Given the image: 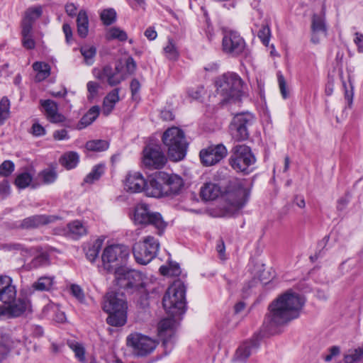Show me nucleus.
Here are the masks:
<instances>
[{"instance_id":"nucleus-1","label":"nucleus","mask_w":363,"mask_h":363,"mask_svg":"<svg viewBox=\"0 0 363 363\" xmlns=\"http://www.w3.org/2000/svg\"><path fill=\"white\" fill-rule=\"evenodd\" d=\"M305 299L298 294L289 291L274 300L269 306L263 325L270 334L276 333L278 327L299 316Z\"/></svg>"},{"instance_id":"nucleus-2","label":"nucleus","mask_w":363,"mask_h":363,"mask_svg":"<svg viewBox=\"0 0 363 363\" xmlns=\"http://www.w3.org/2000/svg\"><path fill=\"white\" fill-rule=\"evenodd\" d=\"M127 302L123 293L109 291L104 296L103 309L108 313L107 323L119 327L127 320Z\"/></svg>"},{"instance_id":"nucleus-3","label":"nucleus","mask_w":363,"mask_h":363,"mask_svg":"<svg viewBox=\"0 0 363 363\" xmlns=\"http://www.w3.org/2000/svg\"><path fill=\"white\" fill-rule=\"evenodd\" d=\"M186 286L179 279L176 280L167 289L162 299V304L166 312L174 317L181 315L185 311Z\"/></svg>"},{"instance_id":"nucleus-4","label":"nucleus","mask_w":363,"mask_h":363,"mask_svg":"<svg viewBox=\"0 0 363 363\" xmlns=\"http://www.w3.org/2000/svg\"><path fill=\"white\" fill-rule=\"evenodd\" d=\"M163 144L167 147L168 155L172 161H179L186 155L188 143L184 131L172 127L166 130L162 135Z\"/></svg>"},{"instance_id":"nucleus-5","label":"nucleus","mask_w":363,"mask_h":363,"mask_svg":"<svg viewBox=\"0 0 363 363\" xmlns=\"http://www.w3.org/2000/svg\"><path fill=\"white\" fill-rule=\"evenodd\" d=\"M250 188L244 181H236L230 185L224 194L228 216H233L247 203L250 196Z\"/></svg>"},{"instance_id":"nucleus-6","label":"nucleus","mask_w":363,"mask_h":363,"mask_svg":"<svg viewBox=\"0 0 363 363\" xmlns=\"http://www.w3.org/2000/svg\"><path fill=\"white\" fill-rule=\"evenodd\" d=\"M216 91L224 101L239 100L242 95L243 82L233 72L225 73L216 80Z\"/></svg>"},{"instance_id":"nucleus-7","label":"nucleus","mask_w":363,"mask_h":363,"mask_svg":"<svg viewBox=\"0 0 363 363\" xmlns=\"http://www.w3.org/2000/svg\"><path fill=\"white\" fill-rule=\"evenodd\" d=\"M129 248L124 245H111L105 247L101 255L104 269L111 272L122 269L121 265L129 256Z\"/></svg>"},{"instance_id":"nucleus-8","label":"nucleus","mask_w":363,"mask_h":363,"mask_svg":"<svg viewBox=\"0 0 363 363\" xmlns=\"http://www.w3.org/2000/svg\"><path fill=\"white\" fill-rule=\"evenodd\" d=\"M255 157L250 147L238 145L233 147L229 164L236 172L249 173V168L255 164Z\"/></svg>"},{"instance_id":"nucleus-9","label":"nucleus","mask_w":363,"mask_h":363,"mask_svg":"<svg viewBox=\"0 0 363 363\" xmlns=\"http://www.w3.org/2000/svg\"><path fill=\"white\" fill-rule=\"evenodd\" d=\"M254 121V116L249 112L236 114L229 125V132L232 139L236 142L247 140L250 135L248 128Z\"/></svg>"},{"instance_id":"nucleus-10","label":"nucleus","mask_w":363,"mask_h":363,"mask_svg":"<svg viewBox=\"0 0 363 363\" xmlns=\"http://www.w3.org/2000/svg\"><path fill=\"white\" fill-rule=\"evenodd\" d=\"M134 220L139 224L152 225L157 229V233L160 235H162L167 225L160 213L150 211L149 206L145 203L136 206Z\"/></svg>"},{"instance_id":"nucleus-11","label":"nucleus","mask_w":363,"mask_h":363,"mask_svg":"<svg viewBox=\"0 0 363 363\" xmlns=\"http://www.w3.org/2000/svg\"><path fill=\"white\" fill-rule=\"evenodd\" d=\"M160 247L158 241L152 236L145 237L133 247V252L136 262L147 264L156 256Z\"/></svg>"},{"instance_id":"nucleus-12","label":"nucleus","mask_w":363,"mask_h":363,"mask_svg":"<svg viewBox=\"0 0 363 363\" xmlns=\"http://www.w3.org/2000/svg\"><path fill=\"white\" fill-rule=\"evenodd\" d=\"M223 51L231 56H247L249 53L245 40L233 30L225 31L222 40Z\"/></svg>"},{"instance_id":"nucleus-13","label":"nucleus","mask_w":363,"mask_h":363,"mask_svg":"<svg viewBox=\"0 0 363 363\" xmlns=\"http://www.w3.org/2000/svg\"><path fill=\"white\" fill-rule=\"evenodd\" d=\"M115 281L118 286L126 290H135L143 287V274L138 271L128 268L116 271Z\"/></svg>"},{"instance_id":"nucleus-14","label":"nucleus","mask_w":363,"mask_h":363,"mask_svg":"<svg viewBox=\"0 0 363 363\" xmlns=\"http://www.w3.org/2000/svg\"><path fill=\"white\" fill-rule=\"evenodd\" d=\"M127 345L133 348L135 354L145 356L156 348L157 342L147 336L135 333L128 336Z\"/></svg>"},{"instance_id":"nucleus-15","label":"nucleus","mask_w":363,"mask_h":363,"mask_svg":"<svg viewBox=\"0 0 363 363\" xmlns=\"http://www.w3.org/2000/svg\"><path fill=\"white\" fill-rule=\"evenodd\" d=\"M143 163L149 169H161L167 158L158 144H148L143 150Z\"/></svg>"},{"instance_id":"nucleus-16","label":"nucleus","mask_w":363,"mask_h":363,"mask_svg":"<svg viewBox=\"0 0 363 363\" xmlns=\"http://www.w3.org/2000/svg\"><path fill=\"white\" fill-rule=\"evenodd\" d=\"M96 77L100 80L106 81L111 86H114L123 82L126 76L123 72V65L120 63L114 68L110 65L104 66L97 74Z\"/></svg>"},{"instance_id":"nucleus-17","label":"nucleus","mask_w":363,"mask_h":363,"mask_svg":"<svg viewBox=\"0 0 363 363\" xmlns=\"http://www.w3.org/2000/svg\"><path fill=\"white\" fill-rule=\"evenodd\" d=\"M226 155V147L223 145L220 144L202 150L200 152V158L201 162L205 166H211L220 162Z\"/></svg>"},{"instance_id":"nucleus-18","label":"nucleus","mask_w":363,"mask_h":363,"mask_svg":"<svg viewBox=\"0 0 363 363\" xmlns=\"http://www.w3.org/2000/svg\"><path fill=\"white\" fill-rule=\"evenodd\" d=\"M16 288L9 276H0V301L5 304L12 303L16 298Z\"/></svg>"},{"instance_id":"nucleus-19","label":"nucleus","mask_w":363,"mask_h":363,"mask_svg":"<svg viewBox=\"0 0 363 363\" xmlns=\"http://www.w3.org/2000/svg\"><path fill=\"white\" fill-rule=\"evenodd\" d=\"M161 173L159 172L151 178L148 183L146 182L144 191L147 196L158 198L167 196V190L164 184L163 177L161 176Z\"/></svg>"},{"instance_id":"nucleus-20","label":"nucleus","mask_w":363,"mask_h":363,"mask_svg":"<svg viewBox=\"0 0 363 363\" xmlns=\"http://www.w3.org/2000/svg\"><path fill=\"white\" fill-rule=\"evenodd\" d=\"M124 189L130 193H139L144 191L146 181L140 172H129L123 182Z\"/></svg>"},{"instance_id":"nucleus-21","label":"nucleus","mask_w":363,"mask_h":363,"mask_svg":"<svg viewBox=\"0 0 363 363\" xmlns=\"http://www.w3.org/2000/svg\"><path fill=\"white\" fill-rule=\"evenodd\" d=\"M41 106L44 109L45 115L47 119L52 123H62L66 118L64 115L59 113L57 104L50 99L40 101Z\"/></svg>"},{"instance_id":"nucleus-22","label":"nucleus","mask_w":363,"mask_h":363,"mask_svg":"<svg viewBox=\"0 0 363 363\" xmlns=\"http://www.w3.org/2000/svg\"><path fill=\"white\" fill-rule=\"evenodd\" d=\"M311 41L316 44L320 41L319 36H326L327 28L323 16L313 14L311 21Z\"/></svg>"},{"instance_id":"nucleus-23","label":"nucleus","mask_w":363,"mask_h":363,"mask_svg":"<svg viewBox=\"0 0 363 363\" xmlns=\"http://www.w3.org/2000/svg\"><path fill=\"white\" fill-rule=\"evenodd\" d=\"M259 347L257 339H252L244 342L236 350L234 360L236 362H245L250 355L257 351Z\"/></svg>"},{"instance_id":"nucleus-24","label":"nucleus","mask_w":363,"mask_h":363,"mask_svg":"<svg viewBox=\"0 0 363 363\" xmlns=\"http://www.w3.org/2000/svg\"><path fill=\"white\" fill-rule=\"evenodd\" d=\"M161 176L163 177L164 184L167 190V196L178 194L184 186L182 177L177 174L169 175L162 172Z\"/></svg>"},{"instance_id":"nucleus-25","label":"nucleus","mask_w":363,"mask_h":363,"mask_svg":"<svg viewBox=\"0 0 363 363\" xmlns=\"http://www.w3.org/2000/svg\"><path fill=\"white\" fill-rule=\"evenodd\" d=\"M54 284V277H41L35 281L30 288L21 291V294L26 296L30 295L34 291H49L52 288Z\"/></svg>"},{"instance_id":"nucleus-26","label":"nucleus","mask_w":363,"mask_h":363,"mask_svg":"<svg viewBox=\"0 0 363 363\" xmlns=\"http://www.w3.org/2000/svg\"><path fill=\"white\" fill-rule=\"evenodd\" d=\"M55 220L54 216H48L45 215H35L25 218L21 226L23 228H38L40 225L50 223Z\"/></svg>"},{"instance_id":"nucleus-27","label":"nucleus","mask_w":363,"mask_h":363,"mask_svg":"<svg viewBox=\"0 0 363 363\" xmlns=\"http://www.w3.org/2000/svg\"><path fill=\"white\" fill-rule=\"evenodd\" d=\"M30 301L27 298H19L15 303L9 304L6 308L8 314L13 317H18L27 311H30Z\"/></svg>"},{"instance_id":"nucleus-28","label":"nucleus","mask_w":363,"mask_h":363,"mask_svg":"<svg viewBox=\"0 0 363 363\" xmlns=\"http://www.w3.org/2000/svg\"><path fill=\"white\" fill-rule=\"evenodd\" d=\"M119 91L118 88L114 89L105 96L102 106L103 115L107 116L113 110L116 103L120 100Z\"/></svg>"},{"instance_id":"nucleus-29","label":"nucleus","mask_w":363,"mask_h":363,"mask_svg":"<svg viewBox=\"0 0 363 363\" xmlns=\"http://www.w3.org/2000/svg\"><path fill=\"white\" fill-rule=\"evenodd\" d=\"M175 324V320L172 318H164L158 323V335L163 338V345L167 346L170 343V340L165 339L166 335L171 336L173 333V328Z\"/></svg>"},{"instance_id":"nucleus-30","label":"nucleus","mask_w":363,"mask_h":363,"mask_svg":"<svg viewBox=\"0 0 363 363\" xmlns=\"http://www.w3.org/2000/svg\"><path fill=\"white\" fill-rule=\"evenodd\" d=\"M221 194L220 187L212 182H207L201 188L200 194L206 201L214 200Z\"/></svg>"},{"instance_id":"nucleus-31","label":"nucleus","mask_w":363,"mask_h":363,"mask_svg":"<svg viewBox=\"0 0 363 363\" xmlns=\"http://www.w3.org/2000/svg\"><path fill=\"white\" fill-rule=\"evenodd\" d=\"M99 113L100 107L99 106H94L90 108L77 123V128L82 130L91 125L97 118Z\"/></svg>"},{"instance_id":"nucleus-32","label":"nucleus","mask_w":363,"mask_h":363,"mask_svg":"<svg viewBox=\"0 0 363 363\" xmlns=\"http://www.w3.org/2000/svg\"><path fill=\"white\" fill-rule=\"evenodd\" d=\"M67 228L69 235L74 239H78L87 234V226L79 220L69 223Z\"/></svg>"},{"instance_id":"nucleus-33","label":"nucleus","mask_w":363,"mask_h":363,"mask_svg":"<svg viewBox=\"0 0 363 363\" xmlns=\"http://www.w3.org/2000/svg\"><path fill=\"white\" fill-rule=\"evenodd\" d=\"M104 239L97 238L92 242H89L84 247L86 258L91 262H94L99 256V253L103 246Z\"/></svg>"},{"instance_id":"nucleus-34","label":"nucleus","mask_w":363,"mask_h":363,"mask_svg":"<svg viewBox=\"0 0 363 363\" xmlns=\"http://www.w3.org/2000/svg\"><path fill=\"white\" fill-rule=\"evenodd\" d=\"M43 13L42 6H38L28 8L26 12L22 21V26H29L33 28V23L40 17Z\"/></svg>"},{"instance_id":"nucleus-35","label":"nucleus","mask_w":363,"mask_h":363,"mask_svg":"<svg viewBox=\"0 0 363 363\" xmlns=\"http://www.w3.org/2000/svg\"><path fill=\"white\" fill-rule=\"evenodd\" d=\"M77 33L84 38L89 32V18L86 12L84 10H80L77 18Z\"/></svg>"},{"instance_id":"nucleus-36","label":"nucleus","mask_w":363,"mask_h":363,"mask_svg":"<svg viewBox=\"0 0 363 363\" xmlns=\"http://www.w3.org/2000/svg\"><path fill=\"white\" fill-rule=\"evenodd\" d=\"M33 69L37 72L35 79L41 82L48 78L50 74V66L43 62H35L33 65Z\"/></svg>"},{"instance_id":"nucleus-37","label":"nucleus","mask_w":363,"mask_h":363,"mask_svg":"<svg viewBox=\"0 0 363 363\" xmlns=\"http://www.w3.org/2000/svg\"><path fill=\"white\" fill-rule=\"evenodd\" d=\"M165 57L169 60L175 61L179 56L177 45L173 39L169 38L167 45L163 48Z\"/></svg>"},{"instance_id":"nucleus-38","label":"nucleus","mask_w":363,"mask_h":363,"mask_svg":"<svg viewBox=\"0 0 363 363\" xmlns=\"http://www.w3.org/2000/svg\"><path fill=\"white\" fill-rule=\"evenodd\" d=\"M33 28L29 26H22V44L26 49H33L35 46V40L33 38Z\"/></svg>"},{"instance_id":"nucleus-39","label":"nucleus","mask_w":363,"mask_h":363,"mask_svg":"<svg viewBox=\"0 0 363 363\" xmlns=\"http://www.w3.org/2000/svg\"><path fill=\"white\" fill-rule=\"evenodd\" d=\"M79 162V155L75 152L65 153L60 158V163L68 169H72L77 166Z\"/></svg>"},{"instance_id":"nucleus-40","label":"nucleus","mask_w":363,"mask_h":363,"mask_svg":"<svg viewBox=\"0 0 363 363\" xmlns=\"http://www.w3.org/2000/svg\"><path fill=\"white\" fill-rule=\"evenodd\" d=\"M11 348V342L7 335H0V363L4 361L9 354Z\"/></svg>"},{"instance_id":"nucleus-41","label":"nucleus","mask_w":363,"mask_h":363,"mask_svg":"<svg viewBox=\"0 0 363 363\" xmlns=\"http://www.w3.org/2000/svg\"><path fill=\"white\" fill-rule=\"evenodd\" d=\"M80 52L84 57V62L87 65H91L94 62L96 49L93 45H84L80 48Z\"/></svg>"},{"instance_id":"nucleus-42","label":"nucleus","mask_w":363,"mask_h":363,"mask_svg":"<svg viewBox=\"0 0 363 363\" xmlns=\"http://www.w3.org/2000/svg\"><path fill=\"white\" fill-rule=\"evenodd\" d=\"M57 177V172L54 168H47L38 174V178L45 184L53 183Z\"/></svg>"},{"instance_id":"nucleus-43","label":"nucleus","mask_w":363,"mask_h":363,"mask_svg":"<svg viewBox=\"0 0 363 363\" xmlns=\"http://www.w3.org/2000/svg\"><path fill=\"white\" fill-rule=\"evenodd\" d=\"M160 272L163 275H169L173 277H178L182 273V270L179 264L173 262H170L168 266H161L160 268Z\"/></svg>"},{"instance_id":"nucleus-44","label":"nucleus","mask_w":363,"mask_h":363,"mask_svg":"<svg viewBox=\"0 0 363 363\" xmlns=\"http://www.w3.org/2000/svg\"><path fill=\"white\" fill-rule=\"evenodd\" d=\"M363 356V347L350 350L344 354L345 363H354L361 359Z\"/></svg>"},{"instance_id":"nucleus-45","label":"nucleus","mask_w":363,"mask_h":363,"mask_svg":"<svg viewBox=\"0 0 363 363\" xmlns=\"http://www.w3.org/2000/svg\"><path fill=\"white\" fill-rule=\"evenodd\" d=\"M104 172V166L98 164L94 167L93 169L89 173L84 179V182L87 184H92L95 181L99 179Z\"/></svg>"},{"instance_id":"nucleus-46","label":"nucleus","mask_w":363,"mask_h":363,"mask_svg":"<svg viewBox=\"0 0 363 363\" xmlns=\"http://www.w3.org/2000/svg\"><path fill=\"white\" fill-rule=\"evenodd\" d=\"M108 143L104 140H94L86 143V148L89 151L101 152L107 150Z\"/></svg>"},{"instance_id":"nucleus-47","label":"nucleus","mask_w":363,"mask_h":363,"mask_svg":"<svg viewBox=\"0 0 363 363\" xmlns=\"http://www.w3.org/2000/svg\"><path fill=\"white\" fill-rule=\"evenodd\" d=\"M69 348L74 352L75 357L82 363H85V348L77 342H68Z\"/></svg>"},{"instance_id":"nucleus-48","label":"nucleus","mask_w":363,"mask_h":363,"mask_svg":"<svg viewBox=\"0 0 363 363\" xmlns=\"http://www.w3.org/2000/svg\"><path fill=\"white\" fill-rule=\"evenodd\" d=\"M10 101L6 97L0 101V124H3L10 115Z\"/></svg>"},{"instance_id":"nucleus-49","label":"nucleus","mask_w":363,"mask_h":363,"mask_svg":"<svg viewBox=\"0 0 363 363\" xmlns=\"http://www.w3.org/2000/svg\"><path fill=\"white\" fill-rule=\"evenodd\" d=\"M100 18L104 24L109 26L116 19V13L113 9H104L100 14Z\"/></svg>"},{"instance_id":"nucleus-50","label":"nucleus","mask_w":363,"mask_h":363,"mask_svg":"<svg viewBox=\"0 0 363 363\" xmlns=\"http://www.w3.org/2000/svg\"><path fill=\"white\" fill-rule=\"evenodd\" d=\"M32 176L29 173L23 172L16 177L15 184L18 187L24 189L29 186L32 181Z\"/></svg>"},{"instance_id":"nucleus-51","label":"nucleus","mask_w":363,"mask_h":363,"mask_svg":"<svg viewBox=\"0 0 363 363\" xmlns=\"http://www.w3.org/2000/svg\"><path fill=\"white\" fill-rule=\"evenodd\" d=\"M107 38L109 40L118 39L120 41H125L127 40L128 35L124 30L116 27H113L109 29Z\"/></svg>"},{"instance_id":"nucleus-52","label":"nucleus","mask_w":363,"mask_h":363,"mask_svg":"<svg viewBox=\"0 0 363 363\" xmlns=\"http://www.w3.org/2000/svg\"><path fill=\"white\" fill-rule=\"evenodd\" d=\"M15 165L10 160H5L0 165V175L3 177L9 176L14 171Z\"/></svg>"},{"instance_id":"nucleus-53","label":"nucleus","mask_w":363,"mask_h":363,"mask_svg":"<svg viewBox=\"0 0 363 363\" xmlns=\"http://www.w3.org/2000/svg\"><path fill=\"white\" fill-rule=\"evenodd\" d=\"M48 262V255L45 252H41L34 257L30 263L33 267H39L47 264Z\"/></svg>"},{"instance_id":"nucleus-54","label":"nucleus","mask_w":363,"mask_h":363,"mask_svg":"<svg viewBox=\"0 0 363 363\" xmlns=\"http://www.w3.org/2000/svg\"><path fill=\"white\" fill-rule=\"evenodd\" d=\"M257 35L264 45H268L270 37V29L269 26L263 25L258 31Z\"/></svg>"},{"instance_id":"nucleus-55","label":"nucleus","mask_w":363,"mask_h":363,"mask_svg":"<svg viewBox=\"0 0 363 363\" xmlns=\"http://www.w3.org/2000/svg\"><path fill=\"white\" fill-rule=\"evenodd\" d=\"M86 86L89 92L88 99L91 100L97 96L100 86L97 82L91 81L87 83Z\"/></svg>"},{"instance_id":"nucleus-56","label":"nucleus","mask_w":363,"mask_h":363,"mask_svg":"<svg viewBox=\"0 0 363 363\" xmlns=\"http://www.w3.org/2000/svg\"><path fill=\"white\" fill-rule=\"evenodd\" d=\"M72 294L80 302H83L85 299L84 294L82 289L77 284H72L70 287Z\"/></svg>"},{"instance_id":"nucleus-57","label":"nucleus","mask_w":363,"mask_h":363,"mask_svg":"<svg viewBox=\"0 0 363 363\" xmlns=\"http://www.w3.org/2000/svg\"><path fill=\"white\" fill-rule=\"evenodd\" d=\"M278 82H279V86L280 89L281 94L284 99H287L289 95V92L286 87V83L285 81L284 77L279 74L278 76Z\"/></svg>"},{"instance_id":"nucleus-58","label":"nucleus","mask_w":363,"mask_h":363,"mask_svg":"<svg viewBox=\"0 0 363 363\" xmlns=\"http://www.w3.org/2000/svg\"><path fill=\"white\" fill-rule=\"evenodd\" d=\"M328 352L329 353L324 357L325 361L328 362H330L333 359V358L340 354V348L338 346H333L330 348H329Z\"/></svg>"},{"instance_id":"nucleus-59","label":"nucleus","mask_w":363,"mask_h":363,"mask_svg":"<svg viewBox=\"0 0 363 363\" xmlns=\"http://www.w3.org/2000/svg\"><path fill=\"white\" fill-rule=\"evenodd\" d=\"M354 43L357 47V51L359 53L363 52V34L359 32L354 33Z\"/></svg>"},{"instance_id":"nucleus-60","label":"nucleus","mask_w":363,"mask_h":363,"mask_svg":"<svg viewBox=\"0 0 363 363\" xmlns=\"http://www.w3.org/2000/svg\"><path fill=\"white\" fill-rule=\"evenodd\" d=\"M31 129L32 133L35 136H42L45 134V128L38 123H34Z\"/></svg>"},{"instance_id":"nucleus-61","label":"nucleus","mask_w":363,"mask_h":363,"mask_svg":"<svg viewBox=\"0 0 363 363\" xmlns=\"http://www.w3.org/2000/svg\"><path fill=\"white\" fill-rule=\"evenodd\" d=\"M53 138L57 140H67L69 138L68 133L65 129L55 130L53 133Z\"/></svg>"},{"instance_id":"nucleus-62","label":"nucleus","mask_w":363,"mask_h":363,"mask_svg":"<svg viewBox=\"0 0 363 363\" xmlns=\"http://www.w3.org/2000/svg\"><path fill=\"white\" fill-rule=\"evenodd\" d=\"M136 62L132 57L127 58L125 61V67L128 74H133L136 69Z\"/></svg>"},{"instance_id":"nucleus-63","label":"nucleus","mask_w":363,"mask_h":363,"mask_svg":"<svg viewBox=\"0 0 363 363\" xmlns=\"http://www.w3.org/2000/svg\"><path fill=\"white\" fill-rule=\"evenodd\" d=\"M62 30L65 35V40L67 43H70L72 40V30L70 26L67 23H64L62 26Z\"/></svg>"},{"instance_id":"nucleus-64","label":"nucleus","mask_w":363,"mask_h":363,"mask_svg":"<svg viewBox=\"0 0 363 363\" xmlns=\"http://www.w3.org/2000/svg\"><path fill=\"white\" fill-rule=\"evenodd\" d=\"M77 7L73 3H68L65 5V11L71 17L76 16Z\"/></svg>"}]
</instances>
